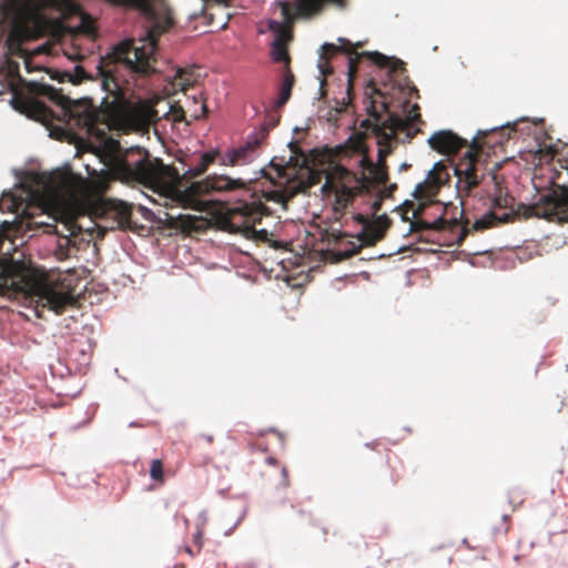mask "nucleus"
I'll return each mask as SVG.
<instances>
[{
  "mask_svg": "<svg viewBox=\"0 0 568 568\" xmlns=\"http://www.w3.org/2000/svg\"><path fill=\"white\" fill-rule=\"evenodd\" d=\"M215 162L220 164L219 149L202 153L200 161L180 175L175 168L163 164L159 159L152 160L145 153L135 161L128 159L119 161L118 172L126 181L152 189H163L182 207L199 211L203 207L202 196L243 189L247 195L233 202L221 214L222 229L229 233L241 234L248 240H264L267 232L257 230L256 224L262 222L263 216L272 214L266 203L272 202L286 207L288 201L298 193L301 183L291 179L284 168L275 166V176L261 170L267 186L258 187V183L254 180L245 181L225 174H211L182 189L183 181L190 182L203 175Z\"/></svg>",
  "mask_w": 568,
  "mask_h": 568,
  "instance_id": "1",
  "label": "nucleus"
},
{
  "mask_svg": "<svg viewBox=\"0 0 568 568\" xmlns=\"http://www.w3.org/2000/svg\"><path fill=\"white\" fill-rule=\"evenodd\" d=\"M375 95L384 98L383 92L371 80L365 89L366 112L368 118L361 122V128L372 131L377 138L378 154L377 163L374 164L365 154L364 143L361 139H349L345 145V154H356L358 165L368 170L371 176L346 169L343 165H335L327 172L322 191L325 194H334V211L342 213L349 206L357 195L372 194L375 189L385 186L388 182V168L386 158L393 152L397 143H409L422 132L419 125L425 124L422 119L420 108L415 104L406 119H400L394 112H389V103L384 99L381 106L388 115L382 120V113L377 110Z\"/></svg>",
  "mask_w": 568,
  "mask_h": 568,
  "instance_id": "2",
  "label": "nucleus"
},
{
  "mask_svg": "<svg viewBox=\"0 0 568 568\" xmlns=\"http://www.w3.org/2000/svg\"><path fill=\"white\" fill-rule=\"evenodd\" d=\"M338 42L339 45H335L334 43H324L322 45L321 61L318 63L321 74L323 75L321 81V87L323 88L326 83L325 78L333 72L329 65V59L337 52H343L348 55L346 97L335 101L333 111L336 113V116L346 112L352 106L354 81L358 65L363 59H368L377 67L387 69L390 74H400L406 71L405 63L399 59L387 57L377 51L357 52V49L362 47L361 42L353 44L349 40L344 38H339Z\"/></svg>",
  "mask_w": 568,
  "mask_h": 568,
  "instance_id": "3",
  "label": "nucleus"
},
{
  "mask_svg": "<svg viewBox=\"0 0 568 568\" xmlns=\"http://www.w3.org/2000/svg\"><path fill=\"white\" fill-rule=\"evenodd\" d=\"M0 294H26L37 296V315L48 308L61 315L73 304V297L68 293L55 291L45 283L33 281L18 264L11 263L2 266L0 272Z\"/></svg>",
  "mask_w": 568,
  "mask_h": 568,
  "instance_id": "4",
  "label": "nucleus"
},
{
  "mask_svg": "<svg viewBox=\"0 0 568 568\" xmlns=\"http://www.w3.org/2000/svg\"><path fill=\"white\" fill-rule=\"evenodd\" d=\"M283 17V22L270 20L268 29L276 36L272 42L271 55L275 62H283L284 67H290L291 57L288 54L287 44L293 36L288 26L292 24L298 16L296 10L293 9V3L287 0H280L277 2Z\"/></svg>",
  "mask_w": 568,
  "mask_h": 568,
  "instance_id": "5",
  "label": "nucleus"
},
{
  "mask_svg": "<svg viewBox=\"0 0 568 568\" xmlns=\"http://www.w3.org/2000/svg\"><path fill=\"white\" fill-rule=\"evenodd\" d=\"M457 187L460 193L469 194L485 176V166L479 160V150L471 146L455 166Z\"/></svg>",
  "mask_w": 568,
  "mask_h": 568,
  "instance_id": "6",
  "label": "nucleus"
},
{
  "mask_svg": "<svg viewBox=\"0 0 568 568\" xmlns=\"http://www.w3.org/2000/svg\"><path fill=\"white\" fill-rule=\"evenodd\" d=\"M447 178L445 165L442 162H437L428 172L426 179L416 185L413 196L417 201L425 202L427 207H435L439 215L444 216L445 207L433 199L438 194Z\"/></svg>",
  "mask_w": 568,
  "mask_h": 568,
  "instance_id": "7",
  "label": "nucleus"
},
{
  "mask_svg": "<svg viewBox=\"0 0 568 568\" xmlns=\"http://www.w3.org/2000/svg\"><path fill=\"white\" fill-rule=\"evenodd\" d=\"M268 134L267 129L262 128L258 132L250 135L247 141L225 152L220 151V165L242 166L250 164L256 158V150Z\"/></svg>",
  "mask_w": 568,
  "mask_h": 568,
  "instance_id": "8",
  "label": "nucleus"
},
{
  "mask_svg": "<svg viewBox=\"0 0 568 568\" xmlns=\"http://www.w3.org/2000/svg\"><path fill=\"white\" fill-rule=\"evenodd\" d=\"M426 203L419 201V204L415 207V203L413 201L406 200L399 207L402 219L410 223L412 232L419 231H444L448 225V221L439 215L434 221H427L422 219L424 211L426 210Z\"/></svg>",
  "mask_w": 568,
  "mask_h": 568,
  "instance_id": "9",
  "label": "nucleus"
},
{
  "mask_svg": "<svg viewBox=\"0 0 568 568\" xmlns=\"http://www.w3.org/2000/svg\"><path fill=\"white\" fill-rule=\"evenodd\" d=\"M47 8L68 14H75L81 10L80 6L73 0H23L19 8V16L21 19H28Z\"/></svg>",
  "mask_w": 568,
  "mask_h": 568,
  "instance_id": "10",
  "label": "nucleus"
},
{
  "mask_svg": "<svg viewBox=\"0 0 568 568\" xmlns=\"http://www.w3.org/2000/svg\"><path fill=\"white\" fill-rule=\"evenodd\" d=\"M356 220L363 223V230L358 235L362 242L361 246H373L384 239L387 230L390 226V220L386 214L376 216L374 220L368 221L364 215L358 214Z\"/></svg>",
  "mask_w": 568,
  "mask_h": 568,
  "instance_id": "11",
  "label": "nucleus"
},
{
  "mask_svg": "<svg viewBox=\"0 0 568 568\" xmlns=\"http://www.w3.org/2000/svg\"><path fill=\"white\" fill-rule=\"evenodd\" d=\"M429 146L444 155H453L467 145V141L450 130H440L427 140Z\"/></svg>",
  "mask_w": 568,
  "mask_h": 568,
  "instance_id": "12",
  "label": "nucleus"
},
{
  "mask_svg": "<svg viewBox=\"0 0 568 568\" xmlns=\"http://www.w3.org/2000/svg\"><path fill=\"white\" fill-rule=\"evenodd\" d=\"M293 9L298 17L312 18L324 9L326 3H334L338 7H345L346 0H294Z\"/></svg>",
  "mask_w": 568,
  "mask_h": 568,
  "instance_id": "13",
  "label": "nucleus"
},
{
  "mask_svg": "<svg viewBox=\"0 0 568 568\" xmlns=\"http://www.w3.org/2000/svg\"><path fill=\"white\" fill-rule=\"evenodd\" d=\"M109 213L116 222V226L122 230H132L133 223L131 220L132 216V206L122 201H113L110 203Z\"/></svg>",
  "mask_w": 568,
  "mask_h": 568,
  "instance_id": "14",
  "label": "nucleus"
},
{
  "mask_svg": "<svg viewBox=\"0 0 568 568\" xmlns=\"http://www.w3.org/2000/svg\"><path fill=\"white\" fill-rule=\"evenodd\" d=\"M166 221L169 226L181 229L182 232H201V227L204 225L205 221L202 217H196L193 215H179L173 216L166 214Z\"/></svg>",
  "mask_w": 568,
  "mask_h": 568,
  "instance_id": "15",
  "label": "nucleus"
},
{
  "mask_svg": "<svg viewBox=\"0 0 568 568\" xmlns=\"http://www.w3.org/2000/svg\"><path fill=\"white\" fill-rule=\"evenodd\" d=\"M295 83V77L291 70V67H284L283 69V79L280 87V94L277 100L275 101V105L281 108L287 103L291 98L292 89Z\"/></svg>",
  "mask_w": 568,
  "mask_h": 568,
  "instance_id": "16",
  "label": "nucleus"
},
{
  "mask_svg": "<svg viewBox=\"0 0 568 568\" xmlns=\"http://www.w3.org/2000/svg\"><path fill=\"white\" fill-rule=\"evenodd\" d=\"M508 217H509L508 214H504L503 216H498L494 212H487L486 214H484L481 217L477 219L471 224V230H474V231H484V230H487L489 227H493V226H496V225H499L501 223L507 222Z\"/></svg>",
  "mask_w": 568,
  "mask_h": 568,
  "instance_id": "17",
  "label": "nucleus"
},
{
  "mask_svg": "<svg viewBox=\"0 0 568 568\" xmlns=\"http://www.w3.org/2000/svg\"><path fill=\"white\" fill-rule=\"evenodd\" d=\"M193 80L190 79L189 74L184 70H178L176 75L173 81L174 87H180L182 91H186L190 87H192Z\"/></svg>",
  "mask_w": 568,
  "mask_h": 568,
  "instance_id": "18",
  "label": "nucleus"
},
{
  "mask_svg": "<svg viewBox=\"0 0 568 568\" xmlns=\"http://www.w3.org/2000/svg\"><path fill=\"white\" fill-rule=\"evenodd\" d=\"M150 476L153 480L163 483L164 481V471L163 464L160 459H153L150 467Z\"/></svg>",
  "mask_w": 568,
  "mask_h": 568,
  "instance_id": "19",
  "label": "nucleus"
},
{
  "mask_svg": "<svg viewBox=\"0 0 568 568\" xmlns=\"http://www.w3.org/2000/svg\"><path fill=\"white\" fill-rule=\"evenodd\" d=\"M193 106H194V109L192 111V116L195 120H199L206 115L207 106H206L204 100L202 99V97H200V99H197L196 97L193 98Z\"/></svg>",
  "mask_w": 568,
  "mask_h": 568,
  "instance_id": "20",
  "label": "nucleus"
},
{
  "mask_svg": "<svg viewBox=\"0 0 568 568\" xmlns=\"http://www.w3.org/2000/svg\"><path fill=\"white\" fill-rule=\"evenodd\" d=\"M73 191V183L69 176H60L59 181L55 185L54 192L57 194L60 193H71Z\"/></svg>",
  "mask_w": 568,
  "mask_h": 568,
  "instance_id": "21",
  "label": "nucleus"
},
{
  "mask_svg": "<svg viewBox=\"0 0 568 568\" xmlns=\"http://www.w3.org/2000/svg\"><path fill=\"white\" fill-rule=\"evenodd\" d=\"M29 29L27 26H16L11 32V38L21 41L23 38H27Z\"/></svg>",
  "mask_w": 568,
  "mask_h": 568,
  "instance_id": "22",
  "label": "nucleus"
},
{
  "mask_svg": "<svg viewBox=\"0 0 568 568\" xmlns=\"http://www.w3.org/2000/svg\"><path fill=\"white\" fill-rule=\"evenodd\" d=\"M171 115H172V120L174 122H180L185 119V111L180 105H172L171 106Z\"/></svg>",
  "mask_w": 568,
  "mask_h": 568,
  "instance_id": "23",
  "label": "nucleus"
},
{
  "mask_svg": "<svg viewBox=\"0 0 568 568\" xmlns=\"http://www.w3.org/2000/svg\"><path fill=\"white\" fill-rule=\"evenodd\" d=\"M397 190V184L392 183L388 186H384V189L377 187L375 189V192H378L379 194L384 195V199H388L393 196V193Z\"/></svg>",
  "mask_w": 568,
  "mask_h": 568,
  "instance_id": "24",
  "label": "nucleus"
},
{
  "mask_svg": "<svg viewBox=\"0 0 568 568\" xmlns=\"http://www.w3.org/2000/svg\"><path fill=\"white\" fill-rule=\"evenodd\" d=\"M85 79H88L87 71L81 65H77L74 68V79H72V82L79 83Z\"/></svg>",
  "mask_w": 568,
  "mask_h": 568,
  "instance_id": "25",
  "label": "nucleus"
},
{
  "mask_svg": "<svg viewBox=\"0 0 568 568\" xmlns=\"http://www.w3.org/2000/svg\"><path fill=\"white\" fill-rule=\"evenodd\" d=\"M372 194H375V199H374V201H373V203H372V205H371V206H372V211H373V213L375 214V213H377V212L381 210V207H382V203H383V201H384V195H383V194H379L378 192H373Z\"/></svg>",
  "mask_w": 568,
  "mask_h": 568,
  "instance_id": "26",
  "label": "nucleus"
},
{
  "mask_svg": "<svg viewBox=\"0 0 568 568\" xmlns=\"http://www.w3.org/2000/svg\"><path fill=\"white\" fill-rule=\"evenodd\" d=\"M194 545L196 547V554L200 552L203 546V528L197 527L196 532L194 534Z\"/></svg>",
  "mask_w": 568,
  "mask_h": 568,
  "instance_id": "27",
  "label": "nucleus"
},
{
  "mask_svg": "<svg viewBox=\"0 0 568 568\" xmlns=\"http://www.w3.org/2000/svg\"><path fill=\"white\" fill-rule=\"evenodd\" d=\"M494 204L495 206L497 207H507L508 205V200L507 197H501V196H498L494 200Z\"/></svg>",
  "mask_w": 568,
  "mask_h": 568,
  "instance_id": "28",
  "label": "nucleus"
},
{
  "mask_svg": "<svg viewBox=\"0 0 568 568\" xmlns=\"http://www.w3.org/2000/svg\"><path fill=\"white\" fill-rule=\"evenodd\" d=\"M469 232V229L467 227V225H463L460 227V234H459V237H458V243H460L465 236L467 235V233Z\"/></svg>",
  "mask_w": 568,
  "mask_h": 568,
  "instance_id": "29",
  "label": "nucleus"
},
{
  "mask_svg": "<svg viewBox=\"0 0 568 568\" xmlns=\"http://www.w3.org/2000/svg\"><path fill=\"white\" fill-rule=\"evenodd\" d=\"M68 248L65 247H62L61 245L59 246V250L57 252L59 258H65L68 256V253H67Z\"/></svg>",
  "mask_w": 568,
  "mask_h": 568,
  "instance_id": "30",
  "label": "nucleus"
},
{
  "mask_svg": "<svg viewBox=\"0 0 568 568\" xmlns=\"http://www.w3.org/2000/svg\"><path fill=\"white\" fill-rule=\"evenodd\" d=\"M200 437L205 440L207 444H213L214 443V437L213 435H210V434H201Z\"/></svg>",
  "mask_w": 568,
  "mask_h": 568,
  "instance_id": "31",
  "label": "nucleus"
},
{
  "mask_svg": "<svg viewBox=\"0 0 568 568\" xmlns=\"http://www.w3.org/2000/svg\"><path fill=\"white\" fill-rule=\"evenodd\" d=\"M205 2H213L220 6L227 7L230 4V0H204Z\"/></svg>",
  "mask_w": 568,
  "mask_h": 568,
  "instance_id": "32",
  "label": "nucleus"
},
{
  "mask_svg": "<svg viewBox=\"0 0 568 568\" xmlns=\"http://www.w3.org/2000/svg\"><path fill=\"white\" fill-rule=\"evenodd\" d=\"M416 103L409 105V102H406V105L404 108V111L406 113V115L404 116V119H406L408 115H409V112L412 110V108L415 105ZM398 116V114H396ZM400 119H403V116L399 115Z\"/></svg>",
  "mask_w": 568,
  "mask_h": 568,
  "instance_id": "33",
  "label": "nucleus"
},
{
  "mask_svg": "<svg viewBox=\"0 0 568 568\" xmlns=\"http://www.w3.org/2000/svg\"><path fill=\"white\" fill-rule=\"evenodd\" d=\"M359 248H361V246H359V247H357V248H354L352 252L343 253V256H344V257L353 256L354 254H357V253L359 252Z\"/></svg>",
  "mask_w": 568,
  "mask_h": 568,
  "instance_id": "34",
  "label": "nucleus"
},
{
  "mask_svg": "<svg viewBox=\"0 0 568 568\" xmlns=\"http://www.w3.org/2000/svg\"><path fill=\"white\" fill-rule=\"evenodd\" d=\"M24 64H26V70H27V72H29V73H30V72H32V70H33V69H32V65H31V60H30V59H27V60L24 61Z\"/></svg>",
  "mask_w": 568,
  "mask_h": 568,
  "instance_id": "35",
  "label": "nucleus"
},
{
  "mask_svg": "<svg viewBox=\"0 0 568 568\" xmlns=\"http://www.w3.org/2000/svg\"><path fill=\"white\" fill-rule=\"evenodd\" d=\"M254 445H255L258 449H261V450H265V449H266V448L263 446V443H262V440H261V439H257V440L254 443Z\"/></svg>",
  "mask_w": 568,
  "mask_h": 568,
  "instance_id": "36",
  "label": "nucleus"
},
{
  "mask_svg": "<svg viewBox=\"0 0 568 568\" xmlns=\"http://www.w3.org/2000/svg\"><path fill=\"white\" fill-rule=\"evenodd\" d=\"M82 28H83V31H85V32H90L91 26L85 24V22H84V20H83V21H82Z\"/></svg>",
  "mask_w": 568,
  "mask_h": 568,
  "instance_id": "37",
  "label": "nucleus"
},
{
  "mask_svg": "<svg viewBox=\"0 0 568 568\" xmlns=\"http://www.w3.org/2000/svg\"><path fill=\"white\" fill-rule=\"evenodd\" d=\"M282 475L284 477V484L287 485V480H286V478H287V470H286V468L282 469Z\"/></svg>",
  "mask_w": 568,
  "mask_h": 568,
  "instance_id": "38",
  "label": "nucleus"
},
{
  "mask_svg": "<svg viewBox=\"0 0 568 568\" xmlns=\"http://www.w3.org/2000/svg\"><path fill=\"white\" fill-rule=\"evenodd\" d=\"M408 168H410V164L403 163V164H400V166H399V171H405V170H407Z\"/></svg>",
  "mask_w": 568,
  "mask_h": 568,
  "instance_id": "39",
  "label": "nucleus"
},
{
  "mask_svg": "<svg viewBox=\"0 0 568 568\" xmlns=\"http://www.w3.org/2000/svg\"><path fill=\"white\" fill-rule=\"evenodd\" d=\"M266 462H267L268 464H275V463H276V459H275L274 457H267V458H266Z\"/></svg>",
  "mask_w": 568,
  "mask_h": 568,
  "instance_id": "40",
  "label": "nucleus"
},
{
  "mask_svg": "<svg viewBox=\"0 0 568 568\" xmlns=\"http://www.w3.org/2000/svg\"><path fill=\"white\" fill-rule=\"evenodd\" d=\"M187 552L191 554L192 556L194 555L193 550L191 548H186Z\"/></svg>",
  "mask_w": 568,
  "mask_h": 568,
  "instance_id": "41",
  "label": "nucleus"
}]
</instances>
